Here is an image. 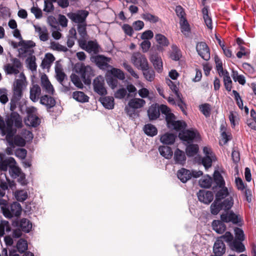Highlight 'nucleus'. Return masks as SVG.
Returning a JSON list of instances; mask_svg holds the SVG:
<instances>
[{
	"label": "nucleus",
	"mask_w": 256,
	"mask_h": 256,
	"mask_svg": "<svg viewBox=\"0 0 256 256\" xmlns=\"http://www.w3.org/2000/svg\"><path fill=\"white\" fill-rule=\"evenodd\" d=\"M177 176L180 180L184 183L192 178V174L190 170L182 168L178 170Z\"/></svg>",
	"instance_id": "393cba45"
},
{
	"label": "nucleus",
	"mask_w": 256,
	"mask_h": 256,
	"mask_svg": "<svg viewBox=\"0 0 256 256\" xmlns=\"http://www.w3.org/2000/svg\"><path fill=\"white\" fill-rule=\"evenodd\" d=\"M220 218L221 220L223 222H232L234 224L238 223L240 220L239 216L236 214L232 212L222 214L221 215Z\"/></svg>",
	"instance_id": "412c9836"
},
{
	"label": "nucleus",
	"mask_w": 256,
	"mask_h": 256,
	"mask_svg": "<svg viewBox=\"0 0 256 256\" xmlns=\"http://www.w3.org/2000/svg\"><path fill=\"white\" fill-rule=\"evenodd\" d=\"M200 110L206 117L210 116L212 110L210 104H202L200 106Z\"/></svg>",
	"instance_id": "052dcab7"
},
{
	"label": "nucleus",
	"mask_w": 256,
	"mask_h": 256,
	"mask_svg": "<svg viewBox=\"0 0 256 256\" xmlns=\"http://www.w3.org/2000/svg\"><path fill=\"white\" fill-rule=\"evenodd\" d=\"M17 248L19 252H22L28 248V244L26 240L20 239L17 243Z\"/></svg>",
	"instance_id": "680f3d73"
},
{
	"label": "nucleus",
	"mask_w": 256,
	"mask_h": 256,
	"mask_svg": "<svg viewBox=\"0 0 256 256\" xmlns=\"http://www.w3.org/2000/svg\"><path fill=\"white\" fill-rule=\"evenodd\" d=\"M142 18L146 21L149 22L151 23H156L158 21V18L148 12L144 13L142 15Z\"/></svg>",
	"instance_id": "09e8293b"
},
{
	"label": "nucleus",
	"mask_w": 256,
	"mask_h": 256,
	"mask_svg": "<svg viewBox=\"0 0 256 256\" xmlns=\"http://www.w3.org/2000/svg\"><path fill=\"white\" fill-rule=\"evenodd\" d=\"M28 68L32 71L36 70V58L34 56H30L26 60Z\"/></svg>",
	"instance_id": "5fc2aeb1"
},
{
	"label": "nucleus",
	"mask_w": 256,
	"mask_h": 256,
	"mask_svg": "<svg viewBox=\"0 0 256 256\" xmlns=\"http://www.w3.org/2000/svg\"><path fill=\"white\" fill-rule=\"evenodd\" d=\"M174 159L176 164H183L186 160L184 152L177 148L174 152Z\"/></svg>",
	"instance_id": "a878e982"
},
{
	"label": "nucleus",
	"mask_w": 256,
	"mask_h": 256,
	"mask_svg": "<svg viewBox=\"0 0 256 256\" xmlns=\"http://www.w3.org/2000/svg\"><path fill=\"white\" fill-rule=\"evenodd\" d=\"M88 15V12L84 10H80L75 12L68 14V16L74 22L78 24L86 22V18Z\"/></svg>",
	"instance_id": "ddd939ff"
},
{
	"label": "nucleus",
	"mask_w": 256,
	"mask_h": 256,
	"mask_svg": "<svg viewBox=\"0 0 256 256\" xmlns=\"http://www.w3.org/2000/svg\"><path fill=\"white\" fill-rule=\"evenodd\" d=\"M214 252L216 256H220L225 252V246L222 240L218 239L214 246Z\"/></svg>",
	"instance_id": "b1692460"
},
{
	"label": "nucleus",
	"mask_w": 256,
	"mask_h": 256,
	"mask_svg": "<svg viewBox=\"0 0 256 256\" xmlns=\"http://www.w3.org/2000/svg\"><path fill=\"white\" fill-rule=\"evenodd\" d=\"M127 94L126 90L124 88H119L114 93V96L116 98H124Z\"/></svg>",
	"instance_id": "774afa93"
},
{
	"label": "nucleus",
	"mask_w": 256,
	"mask_h": 256,
	"mask_svg": "<svg viewBox=\"0 0 256 256\" xmlns=\"http://www.w3.org/2000/svg\"><path fill=\"white\" fill-rule=\"evenodd\" d=\"M70 79L72 83L78 88H83L82 84L79 77L76 74H72L70 76Z\"/></svg>",
	"instance_id": "338daca9"
},
{
	"label": "nucleus",
	"mask_w": 256,
	"mask_h": 256,
	"mask_svg": "<svg viewBox=\"0 0 256 256\" xmlns=\"http://www.w3.org/2000/svg\"><path fill=\"white\" fill-rule=\"evenodd\" d=\"M179 138L182 140L188 143L191 142L193 140H198L200 139L198 133L196 130H187L182 132L179 134Z\"/></svg>",
	"instance_id": "4468645a"
},
{
	"label": "nucleus",
	"mask_w": 256,
	"mask_h": 256,
	"mask_svg": "<svg viewBox=\"0 0 256 256\" xmlns=\"http://www.w3.org/2000/svg\"><path fill=\"white\" fill-rule=\"evenodd\" d=\"M232 76L235 82H238L240 84L244 85L246 80L244 76L238 74V72L232 70Z\"/></svg>",
	"instance_id": "6e6d98bb"
},
{
	"label": "nucleus",
	"mask_w": 256,
	"mask_h": 256,
	"mask_svg": "<svg viewBox=\"0 0 256 256\" xmlns=\"http://www.w3.org/2000/svg\"><path fill=\"white\" fill-rule=\"evenodd\" d=\"M138 84L140 87H142V88L138 90L139 96L143 98H148L150 94L149 90L147 88H143V83L140 82Z\"/></svg>",
	"instance_id": "69168bd1"
},
{
	"label": "nucleus",
	"mask_w": 256,
	"mask_h": 256,
	"mask_svg": "<svg viewBox=\"0 0 256 256\" xmlns=\"http://www.w3.org/2000/svg\"><path fill=\"white\" fill-rule=\"evenodd\" d=\"M220 76H223L226 89L228 91H230L232 88V81L228 72H224L223 74L220 75Z\"/></svg>",
	"instance_id": "a18cd8bd"
},
{
	"label": "nucleus",
	"mask_w": 256,
	"mask_h": 256,
	"mask_svg": "<svg viewBox=\"0 0 256 256\" xmlns=\"http://www.w3.org/2000/svg\"><path fill=\"white\" fill-rule=\"evenodd\" d=\"M16 131L6 134V139L9 146L12 147L24 146L26 144V140L20 136L17 135L13 137Z\"/></svg>",
	"instance_id": "1a4fd4ad"
},
{
	"label": "nucleus",
	"mask_w": 256,
	"mask_h": 256,
	"mask_svg": "<svg viewBox=\"0 0 256 256\" xmlns=\"http://www.w3.org/2000/svg\"><path fill=\"white\" fill-rule=\"evenodd\" d=\"M18 226L21 228L22 230L26 232H28L32 228V223L26 218L22 219Z\"/></svg>",
	"instance_id": "c9c22d12"
},
{
	"label": "nucleus",
	"mask_w": 256,
	"mask_h": 256,
	"mask_svg": "<svg viewBox=\"0 0 256 256\" xmlns=\"http://www.w3.org/2000/svg\"><path fill=\"white\" fill-rule=\"evenodd\" d=\"M22 125V118L16 112H12L6 119V123L0 116V133L4 136L8 132H14L13 126L16 128H20Z\"/></svg>",
	"instance_id": "f257e3e1"
},
{
	"label": "nucleus",
	"mask_w": 256,
	"mask_h": 256,
	"mask_svg": "<svg viewBox=\"0 0 256 256\" xmlns=\"http://www.w3.org/2000/svg\"><path fill=\"white\" fill-rule=\"evenodd\" d=\"M196 51L202 58L208 60L210 58V52L206 44L204 42L198 43L196 46Z\"/></svg>",
	"instance_id": "dca6fc26"
},
{
	"label": "nucleus",
	"mask_w": 256,
	"mask_h": 256,
	"mask_svg": "<svg viewBox=\"0 0 256 256\" xmlns=\"http://www.w3.org/2000/svg\"><path fill=\"white\" fill-rule=\"evenodd\" d=\"M198 150V146L197 144H190L186 148V153L189 156H194L196 154Z\"/></svg>",
	"instance_id": "864d4df0"
},
{
	"label": "nucleus",
	"mask_w": 256,
	"mask_h": 256,
	"mask_svg": "<svg viewBox=\"0 0 256 256\" xmlns=\"http://www.w3.org/2000/svg\"><path fill=\"white\" fill-rule=\"evenodd\" d=\"M41 94V88L38 84H34L30 88V99L34 102H38Z\"/></svg>",
	"instance_id": "5701e85b"
},
{
	"label": "nucleus",
	"mask_w": 256,
	"mask_h": 256,
	"mask_svg": "<svg viewBox=\"0 0 256 256\" xmlns=\"http://www.w3.org/2000/svg\"><path fill=\"white\" fill-rule=\"evenodd\" d=\"M203 152L204 156L202 160V163L206 169H207L212 166V162L216 160V157L210 147L204 146Z\"/></svg>",
	"instance_id": "f8f14e48"
},
{
	"label": "nucleus",
	"mask_w": 256,
	"mask_h": 256,
	"mask_svg": "<svg viewBox=\"0 0 256 256\" xmlns=\"http://www.w3.org/2000/svg\"><path fill=\"white\" fill-rule=\"evenodd\" d=\"M132 63L138 69L146 70L148 64L146 56L139 52H134L131 56Z\"/></svg>",
	"instance_id": "39448f33"
},
{
	"label": "nucleus",
	"mask_w": 256,
	"mask_h": 256,
	"mask_svg": "<svg viewBox=\"0 0 256 256\" xmlns=\"http://www.w3.org/2000/svg\"><path fill=\"white\" fill-rule=\"evenodd\" d=\"M242 242L234 240L230 244V246L233 250L237 252H243L245 250V247Z\"/></svg>",
	"instance_id": "58836bf2"
},
{
	"label": "nucleus",
	"mask_w": 256,
	"mask_h": 256,
	"mask_svg": "<svg viewBox=\"0 0 256 256\" xmlns=\"http://www.w3.org/2000/svg\"><path fill=\"white\" fill-rule=\"evenodd\" d=\"M50 48L52 50L60 52H66L67 50V48L66 46L55 42H50Z\"/></svg>",
	"instance_id": "bf43d9fd"
},
{
	"label": "nucleus",
	"mask_w": 256,
	"mask_h": 256,
	"mask_svg": "<svg viewBox=\"0 0 256 256\" xmlns=\"http://www.w3.org/2000/svg\"><path fill=\"white\" fill-rule=\"evenodd\" d=\"M10 166V173L12 176L16 178L22 172L21 170L16 165V162L13 158H9L4 162Z\"/></svg>",
	"instance_id": "2eb2a0df"
},
{
	"label": "nucleus",
	"mask_w": 256,
	"mask_h": 256,
	"mask_svg": "<svg viewBox=\"0 0 256 256\" xmlns=\"http://www.w3.org/2000/svg\"><path fill=\"white\" fill-rule=\"evenodd\" d=\"M40 103L48 108H52L55 105L56 102L52 96L44 95L40 98Z\"/></svg>",
	"instance_id": "473e14b6"
},
{
	"label": "nucleus",
	"mask_w": 256,
	"mask_h": 256,
	"mask_svg": "<svg viewBox=\"0 0 256 256\" xmlns=\"http://www.w3.org/2000/svg\"><path fill=\"white\" fill-rule=\"evenodd\" d=\"M73 98L76 101L80 102H86L88 101L89 98L84 92L76 91L72 94Z\"/></svg>",
	"instance_id": "f704fd0d"
},
{
	"label": "nucleus",
	"mask_w": 256,
	"mask_h": 256,
	"mask_svg": "<svg viewBox=\"0 0 256 256\" xmlns=\"http://www.w3.org/2000/svg\"><path fill=\"white\" fill-rule=\"evenodd\" d=\"M93 88L94 92L100 96H104L107 94L105 86L104 79L102 76H98L93 80Z\"/></svg>",
	"instance_id": "9d476101"
},
{
	"label": "nucleus",
	"mask_w": 256,
	"mask_h": 256,
	"mask_svg": "<svg viewBox=\"0 0 256 256\" xmlns=\"http://www.w3.org/2000/svg\"><path fill=\"white\" fill-rule=\"evenodd\" d=\"M5 230L6 232L10 230L8 222L6 220H1L0 222V236L4 235Z\"/></svg>",
	"instance_id": "4d7b16f0"
},
{
	"label": "nucleus",
	"mask_w": 256,
	"mask_h": 256,
	"mask_svg": "<svg viewBox=\"0 0 256 256\" xmlns=\"http://www.w3.org/2000/svg\"><path fill=\"white\" fill-rule=\"evenodd\" d=\"M144 71L143 74L146 80L149 82H152L154 80L155 74L154 72L152 70H148V68L146 70H142Z\"/></svg>",
	"instance_id": "0e129e2a"
},
{
	"label": "nucleus",
	"mask_w": 256,
	"mask_h": 256,
	"mask_svg": "<svg viewBox=\"0 0 256 256\" xmlns=\"http://www.w3.org/2000/svg\"><path fill=\"white\" fill-rule=\"evenodd\" d=\"M202 12L203 14V18L206 26L209 29L212 30V20L208 14V8L206 7L204 8L202 10Z\"/></svg>",
	"instance_id": "49530a36"
},
{
	"label": "nucleus",
	"mask_w": 256,
	"mask_h": 256,
	"mask_svg": "<svg viewBox=\"0 0 256 256\" xmlns=\"http://www.w3.org/2000/svg\"><path fill=\"white\" fill-rule=\"evenodd\" d=\"M100 101L106 108L110 110L114 107V99L112 96L100 98Z\"/></svg>",
	"instance_id": "2f4dec72"
},
{
	"label": "nucleus",
	"mask_w": 256,
	"mask_h": 256,
	"mask_svg": "<svg viewBox=\"0 0 256 256\" xmlns=\"http://www.w3.org/2000/svg\"><path fill=\"white\" fill-rule=\"evenodd\" d=\"M150 60L152 63L156 70L158 72H161L163 70L161 58L158 54H153L150 57Z\"/></svg>",
	"instance_id": "4be33fe9"
},
{
	"label": "nucleus",
	"mask_w": 256,
	"mask_h": 256,
	"mask_svg": "<svg viewBox=\"0 0 256 256\" xmlns=\"http://www.w3.org/2000/svg\"><path fill=\"white\" fill-rule=\"evenodd\" d=\"M149 118L150 120L156 119L160 116V110L156 106H152L148 110Z\"/></svg>",
	"instance_id": "ea45409f"
},
{
	"label": "nucleus",
	"mask_w": 256,
	"mask_h": 256,
	"mask_svg": "<svg viewBox=\"0 0 256 256\" xmlns=\"http://www.w3.org/2000/svg\"><path fill=\"white\" fill-rule=\"evenodd\" d=\"M182 32L186 36H188L190 33V25L186 19H182L180 21Z\"/></svg>",
	"instance_id": "4c0bfd02"
},
{
	"label": "nucleus",
	"mask_w": 256,
	"mask_h": 256,
	"mask_svg": "<svg viewBox=\"0 0 256 256\" xmlns=\"http://www.w3.org/2000/svg\"><path fill=\"white\" fill-rule=\"evenodd\" d=\"M220 188L221 189L216 194V200H220L226 198L228 194V190L224 186Z\"/></svg>",
	"instance_id": "e2e57ef3"
},
{
	"label": "nucleus",
	"mask_w": 256,
	"mask_h": 256,
	"mask_svg": "<svg viewBox=\"0 0 256 256\" xmlns=\"http://www.w3.org/2000/svg\"><path fill=\"white\" fill-rule=\"evenodd\" d=\"M26 76L23 72H20L17 78H16L13 84V92L14 97L20 99L22 96V91L27 86Z\"/></svg>",
	"instance_id": "f03ea898"
},
{
	"label": "nucleus",
	"mask_w": 256,
	"mask_h": 256,
	"mask_svg": "<svg viewBox=\"0 0 256 256\" xmlns=\"http://www.w3.org/2000/svg\"><path fill=\"white\" fill-rule=\"evenodd\" d=\"M14 196L17 200L24 202L28 198V193L24 190H18L14 192Z\"/></svg>",
	"instance_id": "8fccbe9b"
},
{
	"label": "nucleus",
	"mask_w": 256,
	"mask_h": 256,
	"mask_svg": "<svg viewBox=\"0 0 256 256\" xmlns=\"http://www.w3.org/2000/svg\"><path fill=\"white\" fill-rule=\"evenodd\" d=\"M172 52L170 54V58L174 60H178L181 56L180 50L176 45H172Z\"/></svg>",
	"instance_id": "13d9d810"
},
{
	"label": "nucleus",
	"mask_w": 256,
	"mask_h": 256,
	"mask_svg": "<svg viewBox=\"0 0 256 256\" xmlns=\"http://www.w3.org/2000/svg\"><path fill=\"white\" fill-rule=\"evenodd\" d=\"M198 197L200 201L208 204L213 200V194L211 192L204 190H200L198 193Z\"/></svg>",
	"instance_id": "aec40b11"
},
{
	"label": "nucleus",
	"mask_w": 256,
	"mask_h": 256,
	"mask_svg": "<svg viewBox=\"0 0 256 256\" xmlns=\"http://www.w3.org/2000/svg\"><path fill=\"white\" fill-rule=\"evenodd\" d=\"M55 72L57 80L62 83L66 77V74L63 71L62 64L58 62H56Z\"/></svg>",
	"instance_id": "bb28decb"
},
{
	"label": "nucleus",
	"mask_w": 256,
	"mask_h": 256,
	"mask_svg": "<svg viewBox=\"0 0 256 256\" xmlns=\"http://www.w3.org/2000/svg\"><path fill=\"white\" fill-rule=\"evenodd\" d=\"M212 226L213 230L218 234H222L226 230V226L218 220H214Z\"/></svg>",
	"instance_id": "e433bc0d"
},
{
	"label": "nucleus",
	"mask_w": 256,
	"mask_h": 256,
	"mask_svg": "<svg viewBox=\"0 0 256 256\" xmlns=\"http://www.w3.org/2000/svg\"><path fill=\"white\" fill-rule=\"evenodd\" d=\"M74 68L76 72L83 79H89L94 75L92 68L88 65H85L83 63L77 64Z\"/></svg>",
	"instance_id": "6e6552de"
},
{
	"label": "nucleus",
	"mask_w": 256,
	"mask_h": 256,
	"mask_svg": "<svg viewBox=\"0 0 256 256\" xmlns=\"http://www.w3.org/2000/svg\"><path fill=\"white\" fill-rule=\"evenodd\" d=\"M168 126L170 128L176 130H181L186 126V123L183 121L176 120L174 114H169L166 117Z\"/></svg>",
	"instance_id": "9b49d317"
},
{
	"label": "nucleus",
	"mask_w": 256,
	"mask_h": 256,
	"mask_svg": "<svg viewBox=\"0 0 256 256\" xmlns=\"http://www.w3.org/2000/svg\"><path fill=\"white\" fill-rule=\"evenodd\" d=\"M146 104V101L140 98H132L130 99L125 107L124 110L130 118H134L136 115V110L143 108Z\"/></svg>",
	"instance_id": "7ed1b4c3"
},
{
	"label": "nucleus",
	"mask_w": 256,
	"mask_h": 256,
	"mask_svg": "<svg viewBox=\"0 0 256 256\" xmlns=\"http://www.w3.org/2000/svg\"><path fill=\"white\" fill-rule=\"evenodd\" d=\"M212 182V179L209 176L206 175L203 176L199 180V184L201 187L204 188H210Z\"/></svg>",
	"instance_id": "37998d69"
},
{
	"label": "nucleus",
	"mask_w": 256,
	"mask_h": 256,
	"mask_svg": "<svg viewBox=\"0 0 256 256\" xmlns=\"http://www.w3.org/2000/svg\"><path fill=\"white\" fill-rule=\"evenodd\" d=\"M54 60L55 58L52 54L50 53L46 54L42 62V68H49Z\"/></svg>",
	"instance_id": "cd10ccee"
},
{
	"label": "nucleus",
	"mask_w": 256,
	"mask_h": 256,
	"mask_svg": "<svg viewBox=\"0 0 256 256\" xmlns=\"http://www.w3.org/2000/svg\"><path fill=\"white\" fill-rule=\"evenodd\" d=\"M2 210L4 215L8 218L18 217L21 214L22 211L20 204L17 202H14L9 206L3 207Z\"/></svg>",
	"instance_id": "423d86ee"
},
{
	"label": "nucleus",
	"mask_w": 256,
	"mask_h": 256,
	"mask_svg": "<svg viewBox=\"0 0 256 256\" xmlns=\"http://www.w3.org/2000/svg\"><path fill=\"white\" fill-rule=\"evenodd\" d=\"M155 39L160 46H166L169 44V42L168 38L162 34H156Z\"/></svg>",
	"instance_id": "de8ad7c7"
},
{
	"label": "nucleus",
	"mask_w": 256,
	"mask_h": 256,
	"mask_svg": "<svg viewBox=\"0 0 256 256\" xmlns=\"http://www.w3.org/2000/svg\"><path fill=\"white\" fill-rule=\"evenodd\" d=\"M89 53L96 54L99 52V46L96 41H89L84 48Z\"/></svg>",
	"instance_id": "c85d7f7f"
},
{
	"label": "nucleus",
	"mask_w": 256,
	"mask_h": 256,
	"mask_svg": "<svg viewBox=\"0 0 256 256\" xmlns=\"http://www.w3.org/2000/svg\"><path fill=\"white\" fill-rule=\"evenodd\" d=\"M40 85L43 90L49 94H53L54 88L46 74H43L40 77Z\"/></svg>",
	"instance_id": "f3484780"
},
{
	"label": "nucleus",
	"mask_w": 256,
	"mask_h": 256,
	"mask_svg": "<svg viewBox=\"0 0 256 256\" xmlns=\"http://www.w3.org/2000/svg\"><path fill=\"white\" fill-rule=\"evenodd\" d=\"M22 64L20 61L16 58L10 59V62L4 66V70L7 75H16L20 73Z\"/></svg>",
	"instance_id": "20e7f679"
},
{
	"label": "nucleus",
	"mask_w": 256,
	"mask_h": 256,
	"mask_svg": "<svg viewBox=\"0 0 256 256\" xmlns=\"http://www.w3.org/2000/svg\"><path fill=\"white\" fill-rule=\"evenodd\" d=\"M158 151L163 157L166 159H170L172 156V152L170 147L168 146H160L158 148Z\"/></svg>",
	"instance_id": "72a5a7b5"
},
{
	"label": "nucleus",
	"mask_w": 256,
	"mask_h": 256,
	"mask_svg": "<svg viewBox=\"0 0 256 256\" xmlns=\"http://www.w3.org/2000/svg\"><path fill=\"white\" fill-rule=\"evenodd\" d=\"M144 130L146 134L150 136H154L158 133L156 128L152 124H146L144 128Z\"/></svg>",
	"instance_id": "79ce46f5"
},
{
	"label": "nucleus",
	"mask_w": 256,
	"mask_h": 256,
	"mask_svg": "<svg viewBox=\"0 0 256 256\" xmlns=\"http://www.w3.org/2000/svg\"><path fill=\"white\" fill-rule=\"evenodd\" d=\"M108 72L120 80H123L125 78L124 72L120 69L112 68L110 70H108Z\"/></svg>",
	"instance_id": "603ef678"
},
{
	"label": "nucleus",
	"mask_w": 256,
	"mask_h": 256,
	"mask_svg": "<svg viewBox=\"0 0 256 256\" xmlns=\"http://www.w3.org/2000/svg\"><path fill=\"white\" fill-rule=\"evenodd\" d=\"M214 182L220 188H222L224 186L225 182L224 180L218 172H214Z\"/></svg>",
	"instance_id": "3c124183"
},
{
	"label": "nucleus",
	"mask_w": 256,
	"mask_h": 256,
	"mask_svg": "<svg viewBox=\"0 0 256 256\" xmlns=\"http://www.w3.org/2000/svg\"><path fill=\"white\" fill-rule=\"evenodd\" d=\"M176 139V136L172 133H166L162 134L160 138V140L161 142L166 144H172Z\"/></svg>",
	"instance_id": "7c9ffc66"
},
{
	"label": "nucleus",
	"mask_w": 256,
	"mask_h": 256,
	"mask_svg": "<svg viewBox=\"0 0 256 256\" xmlns=\"http://www.w3.org/2000/svg\"><path fill=\"white\" fill-rule=\"evenodd\" d=\"M92 60L94 61L100 69H106L110 66L108 63L110 62V58L99 55L92 58Z\"/></svg>",
	"instance_id": "a211bd4d"
},
{
	"label": "nucleus",
	"mask_w": 256,
	"mask_h": 256,
	"mask_svg": "<svg viewBox=\"0 0 256 256\" xmlns=\"http://www.w3.org/2000/svg\"><path fill=\"white\" fill-rule=\"evenodd\" d=\"M222 208V204L218 200H216L210 206V211L213 214H217Z\"/></svg>",
	"instance_id": "c03bdc74"
},
{
	"label": "nucleus",
	"mask_w": 256,
	"mask_h": 256,
	"mask_svg": "<svg viewBox=\"0 0 256 256\" xmlns=\"http://www.w3.org/2000/svg\"><path fill=\"white\" fill-rule=\"evenodd\" d=\"M18 46H21L20 50L24 52L28 50V49L35 46V44L30 40L26 41L21 40L18 44Z\"/></svg>",
	"instance_id": "a19ab883"
},
{
	"label": "nucleus",
	"mask_w": 256,
	"mask_h": 256,
	"mask_svg": "<svg viewBox=\"0 0 256 256\" xmlns=\"http://www.w3.org/2000/svg\"><path fill=\"white\" fill-rule=\"evenodd\" d=\"M27 117L24 120L26 125L30 126L36 127L40 123V120L37 115L36 108L30 106L26 108Z\"/></svg>",
	"instance_id": "0eeeda50"
},
{
	"label": "nucleus",
	"mask_w": 256,
	"mask_h": 256,
	"mask_svg": "<svg viewBox=\"0 0 256 256\" xmlns=\"http://www.w3.org/2000/svg\"><path fill=\"white\" fill-rule=\"evenodd\" d=\"M221 138L220 140V144H225L232 138L231 134L229 132H226V128L224 125L220 126Z\"/></svg>",
	"instance_id": "c756f323"
},
{
	"label": "nucleus",
	"mask_w": 256,
	"mask_h": 256,
	"mask_svg": "<svg viewBox=\"0 0 256 256\" xmlns=\"http://www.w3.org/2000/svg\"><path fill=\"white\" fill-rule=\"evenodd\" d=\"M34 27L40 40L46 42L48 40V32L45 26L34 25Z\"/></svg>",
	"instance_id": "6ab92c4d"
}]
</instances>
